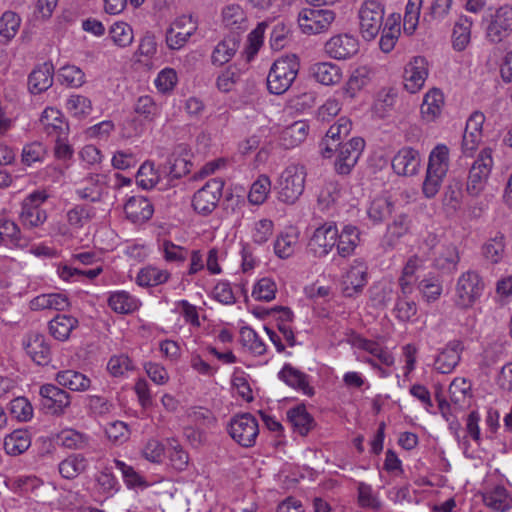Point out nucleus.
Returning <instances> with one entry per match:
<instances>
[{"instance_id": "48", "label": "nucleus", "mask_w": 512, "mask_h": 512, "mask_svg": "<svg viewBox=\"0 0 512 512\" xmlns=\"http://www.w3.org/2000/svg\"><path fill=\"white\" fill-rule=\"evenodd\" d=\"M31 445V436L27 430L17 429L4 438V449L9 455H20Z\"/></svg>"}, {"instance_id": "11", "label": "nucleus", "mask_w": 512, "mask_h": 512, "mask_svg": "<svg viewBox=\"0 0 512 512\" xmlns=\"http://www.w3.org/2000/svg\"><path fill=\"white\" fill-rule=\"evenodd\" d=\"M368 282V267L360 259H354L341 277V289L345 297L360 295Z\"/></svg>"}, {"instance_id": "2", "label": "nucleus", "mask_w": 512, "mask_h": 512, "mask_svg": "<svg viewBox=\"0 0 512 512\" xmlns=\"http://www.w3.org/2000/svg\"><path fill=\"white\" fill-rule=\"evenodd\" d=\"M450 167V150L445 144H437L430 152L422 192L433 198L439 192Z\"/></svg>"}, {"instance_id": "45", "label": "nucleus", "mask_w": 512, "mask_h": 512, "mask_svg": "<svg viewBox=\"0 0 512 512\" xmlns=\"http://www.w3.org/2000/svg\"><path fill=\"white\" fill-rule=\"evenodd\" d=\"M400 33L399 16L390 15L383 24L379 41L381 51L384 53L391 52L399 39Z\"/></svg>"}, {"instance_id": "50", "label": "nucleus", "mask_w": 512, "mask_h": 512, "mask_svg": "<svg viewBox=\"0 0 512 512\" xmlns=\"http://www.w3.org/2000/svg\"><path fill=\"white\" fill-rule=\"evenodd\" d=\"M170 277L167 270L148 265L139 270L136 283L142 287H153L165 283Z\"/></svg>"}, {"instance_id": "3", "label": "nucleus", "mask_w": 512, "mask_h": 512, "mask_svg": "<svg viewBox=\"0 0 512 512\" xmlns=\"http://www.w3.org/2000/svg\"><path fill=\"white\" fill-rule=\"evenodd\" d=\"M299 59L295 54L282 56L275 60L267 76V87L270 93H285L295 81L299 72Z\"/></svg>"}, {"instance_id": "22", "label": "nucleus", "mask_w": 512, "mask_h": 512, "mask_svg": "<svg viewBox=\"0 0 512 512\" xmlns=\"http://www.w3.org/2000/svg\"><path fill=\"white\" fill-rule=\"evenodd\" d=\"M497 479L500 476H496ZM503 480L489 487L487 486L483 494L484 504L494 512H506L512 508V493L502 483Z\"/></svg>"}, {"instance_id": "20", "label": "nucleus", "mask_w": 512, "mask_h": 512, "mask_svg": "<svg viewBox=\"0 0 512 512\" xmlns=\"http://www.w3.org/2000/svg\"><path fill=\"white\" fill-rule=\"evenodd\" d=\"M40 126L49 138L68 137L69 126L60 110L47 107L41 115Z\"/></svg>"}, {"instance_id": "42", "label": "nucleus", "mask_w": 512, "mask_h": 512, "mask_svg": "<svg viewBox=\"0 0 512 512\" xmlns=\"http://www.w3.org/2000/svg\"><path fill=\"white\" fill-rule=\"evenodd\" d=\"M222 23L232 32H243L248 27L246 13L240 5H227L222 11Z\"/></svg>"}, {"instance_id": "19", "label": "nucleus", "mask_w": 512, "mask_h": 512, "mask_svg": "<svg viewBox=\"0 0 512 512\" xmlns=\"http://www.w3.org/2000/svg\"><path fill=\"white\" fill-rule=\"evenodd\" d=\"M512 32V8L502 6L496 10L487 27V37L491 42L499 43Z\"/></svg>"}, {"instance_id": "46", "label": "nucleus", "mask_w": 512, "mask_h": 512, "mask_svg": "<svg viewBox=\"0 0 512 512\" xmlns=\"http://www.w3.org/2000/svg\"><path fill=\"white\" fill-rule=\"evenodd\" d=\"M57 383L72 391H86L90 388L91 380L81 372L75 370H63L56 374Z\"/></svg>"}, {"instance_id": "21", "label": "nucleus", "mask_w": 512, "mask_h": 512, "mask_svg": "<svg viewBox=\"0 0 512 512\" xmlns=\"http://www.w3.org/2000/svg\"><path fill=\"white\" fill-rule=\"evenodd\" d=\"M26 354L38 365H46L50 361V346L43 334L30 332L23 338Z\"/></svg>"}, {"instance_id": "37", "label": "nucleus", "mask_w": 512, "mask_h": 512, "mask_svg": "<svg viewBox=\"0 0 512 512\" xmlns=\"http://www.w3.org/2000/svg\"><path fill=\"white\" fill-rule=\"evenodd\" d=\"M371 80V69L366 66L356 67L349 75L342 91L344 96L348 98H355L358 93L368 85Z\"/></svg>"}, {"instance_id": "51", "label": "nucleus", "mask_w": 512, "mask_h": 512, "mask_svg": "<svg viewBox=\"0 0 512 512\" xmlns=\"http://www.w3.org/2000/svg\"><path fill=\"white\" fill-rule=\"evenodd\" d=\"M57 444L69 449H86L90 446V437L74 429H64L56 436Z\"/></svg>"}, {"instance_id": "49", "label": "nucleus", "mask_w": 512, "mask_h": 512, "mask_svg": "<svg viewBox=\"0 0 512 512\" xmlns=\"http://www.w3.org/2000/svg\"><path fill=\"white\" fill-rule=\"evenodd\" d=\"M287 419L300 435L304 436L312 429L314 420L304 405H298L287 411Z\"/></svg>"}, {"instance_id": "43", "label": "nucleus", "mask_w": 512, "mask_h": 512, "mask_svg": "<svg viewBox=\"0 0 512 512\" xmlns=\"http://www.w3.org/2000/svg\"><path fill=\"white\" fill-rule=\"evenodd\" d=\"M78 326V320L70 315L58 314L48 325L50 335L58 341H66Z\"/></svg>"}, {"instance_id": "16", "label": "nucleus", "mask_w": 512, "mask_h": 512, "mask_svg": "<svg viewBox=\"0 0 512 512\" xmlns=\"http://www.w3.org/2000/svg\"><path fill=\"white\" fill-rule=\"evenodd\" d=\"M109 182L108 174H90L84 179L82 185L76 189L75 193L82 200L97 202L108 194Z\"/></svg>"}, {"instance_id": "44", "label": "nucleus", "mask_w": 512, "mask_h": 512, "mask_svg": "<svg viewBox=\"0 0 512 512\" xmlns=\"http://www.w3.org/2000/svg\"><path fill=\"white\" fill-rule=\"evenodd\" d=\"M460 257L456 246L452 244L440 245L433 260L435 268L443 272H453L456 270Z\"/></svg>"}, {"instance_id": "15", "label": "nucleus", "mask_w": 512, "mask_h": 512, "mask_svg": "<svg viewBox=\"0 0 512 512\" xmlns=\"http://www.w3.org/2000/svg\"><path fill=\"white\" fill-rule=\"evenodd\" d=\"M223 182L216 178L208 180L194 193V211L202 214L211 213L222 195Z\"/></svg>"}, {"instance_id": "47", "label": "nucleus", "mask_w": 512, "mask_h": 512, "mask_svg": "<svg viewBox=\"0 0 512 512\" xmlns=\"http://www.w3.org/2000/svg\"><path fill=\"white\" fill-rule=\"evenodd\" d=\"M505 237L502 233L497 232L490 237L481 247L482 256L492 264H498L505 255Z\"/></svg>"}, {"instance_id": "41", "label": "nucleus", "mask_w": 512, "mask_h": 512, "mask_svg": "<svg viewBox=\"0 0 512 512\" xmlns=\"http://www.w3.org/2000/svg\"><path fill=\"white\" fill-rule=\"evenodd\" d=\"M299 233L295 228H288L282 231L274 241V253L281 259L291 257L298 245Z\"/></svg>"}, {"instance_id": "56", "label": "nucleus", "mask_w": 512, "mask_h": 512, "mask_svg": "<svg viewBox=\"0 0 512 512\" xmlns=\"http://www.w3.org/2000/svg\"><path fill=\"white\" fill-rule=\"evenodd\" d=\"M191 160L192 153L190 151L179 149L170 159L169 176L177 179L188 174L192 167Z\"/></svg>"}, {"instance_id": "38", "label": "nucleus", "mask_w": 512, "mask_h": 512, "mask_svg": "<svg viewBox=\"0 0 512 512\" xmlns=\"http://www.w3.org/2000/svg\"><path fill=\"white\" fill-rule=\"evenodd\" d=\"M422 268L423 260L417 255L409 257L406 261L399 279L401 292L404 296L410 295L414 291L418 280L417 272Z\"/></svg>"}, {"instance_id": "39", "label": "nucleus", "mask_w": 512, "mask_h": 512, "mask_svg": "<svg viewBox=\"0 0 512 512\" xmlns=\"http://www.w3.org/2000/svg\"><path fill=\"white\" fill-rule=\"evenodd\" d=\"M359 243L360 231L356 226L347 224L343 226L340 232L338 231L336 247L341 257L352 255Z\"/></svg>"}, {"instance_id": "33", "label": "nucleus", "mask_w": 512, "mask_h": 512, "mask_svg": "<svg viewBox=\"0 0 512 512\" xmlns=\"http://www.w3.org/2000/svg\"><path fill=\"white\" fill-rule=\"evenodd\" d=\"M310 73L318 83L325 86L337 85L343 78L339 65L333 62H318L311 66Z\"/></svg>"}, {"instance_id": "40", "label": "nucleus", "mask_w": 512, "mask_h": 512, "mask_svg": "<svg viewBox=\"0 0 512 512\" xmlns=\"http://www.w3.org/2000/svg\"><path fill=\"white\" fill-rule=\"evenodd\" d=\"M108 306L118 314H129L136 311L140 301L124 290H117L109 293Z\"/></svg>"}, {"instance_id": "17", "label": "nucleus", "mask_w": 512, "mask_h": 512, "mask_svg": "<svg viewBox=\"0 0 512 512\" xmlns=\"http://www.w3.org/2000/svg\"><path fill=\"white\" fill-rule=\"evenodd\" d=\"M358 50L359 41L357 37L347 33L334 35L325 44L326 53L337 60L351 58Z\"/></svg>"}, {"instance_id": "58", "label": "nucleus", "mask_w": 512, "mask_h": 512, "mask_svg": "<svg viewBox=\"0 0 512 512\" xmlns=\"http://www.w3.org/2000/svg\"><path fill=\"white\" fill-rule=\"evenodd\" d=\"M240 342L250 353L261 356L266 352V344L262 338L249 326H242L239 330Z\"/></svg>"}, {"instance_id": "18", "label": "nucleus", "mask_w": 512, "mask_h": 512, "mask_svg": "<svg viewBox=\"0 0 512 512\" xmlns=\"http://www.w3.org/2000/svg\"><path fill=\"white\" fill-rule=\"evenodd\" d=\"M41 404L47 412L53 415H62L70 405V395L53 384L40 387Z\"/></svg>"}, {"instance_id": "63", "label": "nucleus", "mask_w": 512, "mask_h": 512, "mask_svg": "<svg viewBox=\"0 0 512 512\" xmlns=\"http://www.w3.org/2000/svg\"><path fill=\"white\" fill-rule=\"evenodd\" d=\"M276 293L277 284L275 280L265 276L254 283L251 296L257 301L270 302L275 299Z\"/></svg>"}, {"instance_id": "8", "label": "nucleus", "mask_w": 512, "mask_h": 512, "mask_svg": "<svg viewBox=\"0 0 512 512\" xmlns=\"http://www.w3.org/2000/svg\"><path fill=\"white\" fill-rule=\"evenodd\" d=\"M494 165L491 148L480 151L472 164L466 182V192L471 197H478L484 191Z\"/></svg>"}, {"instance_id": "14", "label": "nucleus", "mask_w": 512, "mask_h": 512, "mask_svg": "<svg viewBox=\"0 0 512 512\" xmlns=\"http://www.w3.org/2000/svg\"><path fill=\"white\" fill-rule=\"evenodd\" d=\"M429 75V64L425 57L415 56L404 66L403 85L409 93L420 91Z\"/></svg>"}, {"instance_id": "4", "label": "nucleus", "mask_w": 512, "mask_h": 512, "mask_svg": "<svg viewBox=\"0 0 512 512\" xmlns=\"http://www.w3.org/2000/svg\"><path fill=\"white\" fill-rule=\"evenodd\" d=\"M306 170L299 164L287 166L280 174L276 191L280 202L294 204L305 189Z\"/></svg>"}, {"instance_id": "35", "label": "nucleus", "mask_w": 512, "mask_h": 512, "mask_svg": "<svg viewBox=\"0 0 512 512\" xmlns=\"http://www.w3.org/2000/svg\"><path fill=\"white\" fill-rule=\"evenodd\" d=\"M54 68L51 63H43L29 75L28 89L32 94H40L53 84Z\"/></svg>"}, {"instance_id": "57", "label": "nucleus", "mask_w": 512, "mask_h": 512, "mask_svg": "<svg viewBox=\"0 0 512 512\" xmlns=\"http://www.w3.org/2000/svg\"><path fill=\"white\" fill-rule=\"evenodd\" d=\"M65 108L70 116L76 119L88 117L93 110L91 100L79 94L70 95L66 100Z\"/></svg>"}, {"instance_id": "1", "label": "nucleus", "mask_w": 512, "mask_h": 512, "mask_svg": "<svg viewBox=\"0 0 512 512\" xmlns=\"http://www.w3.org/2000/svg\"><path fill=\"white\" fill-rule=\"evenodd\" d=\"M97 209L89 204H76L66 210L63 221L51 224V235L71 240L96 218Z\"/></svg>"}, {"instance_id": "10", "label": "nucleus", "mask_w": 512, "mask_h": 512, "mask_svg": "<svg viewBox=\"0 0 512 512\" xmlns=\"http://www.w3.org/2000/svg\"><path fill=\"white\" fill-rule=\"evenodd\" d=\"M228 433L239 445L251 447L255 444L259 434L258 422L249 413L237 415L229 422Z\"/></svg>"}, {"instance_id": "54", "label": "nucleus", "mask_w": 512, "mask_h": 512, "mask_svg": "<svg viewBox=\"0 0 512 512\" xmlns=\"http://www.w3.org/2000/svg\"><path fill=\"white\" fill-rule=\"evenodd\" d=\"M239 48V39L233 35L219 42L213 50L212 61L214 64L223 65L230 61Z\"/></svg>"}, {"instance_id": "7", "label": "nucleus", "mask_w": 512, "mask_h": 512, "mask_svg": "<svg viewBox=\"0 0 512 512\" xmlns=\"http://www.w3.org/2000/svg\"><path fill=\"white\" fill-rule=\"evenodd\" d=\"M48 198L45 190H35L22 200L19 220L25 228H38L46 222L48 215L43 205Z\"/></svg>"}, {"instance_id": "32", "label": "nucleus", "mask_w": 512, "mask_h": 512, "mask_svg": "<svg viewBox=\"0 0 512 512\" xmlns=\"http://www.w3.org/2000/svg\"><path fill=\"white\" fill-rule=\"evenodd\" d=\"M126 217L133 223H143L149 220L154 212L153 206L143 196H133L124 205Z\"/></svg>"}, {"instance_id": "25", "label": "nucleus", "mask_w": 512, "mask_h": 512, "mask_svg": "<svg viewBox=\"0 0 512 512\" xmlns=\"http://www.w3.org/2000/svg\"><path fill=\"white\" fill-rule=\"evenodd\" d=\"M278 377L289 387L306 396L314 395V388L310 385V377L291 364H285L278 372Z\"/></svg>"}, {"instance_id": "24", "label": "nucleus", "mask_w": 512, "mask_h": 512, "mask_svg": "<svg viewBox=\"0 0 512 512\" xmlns=\"http://www.w3.org/2000/svg\"><path fill=\"white\" fill-rule=\"evenodd\" d=\"M421 157L417 150L405 147L400 149L392 159V168L398 175L413 176L418 173Z\"/></svg>"}, {"instance_id": "53", "label": "nucleus", "mask_w": 512, "mask_h": 512, "mask_svg": "<svg viewBox=\"0 0 512 512\" xmlns=\"http://www.w3.org/2000/svg\"><path fill=\"white\" fill-rule=\"evenodd\" d=\"M293 313L287 307H280L276 310L275 321L277 331L289 346L295 345V335L292 328Z\"/></svg>"}, {"instance_id": "64", "label": "nucleus", "mask_w": 512, "mask_h": 512, "mask_svg": "<svg viewBox=\"0 0 512 512\" xmlns=\"http://www.w3.org/2000/svg\"><path fill=\"white\" fill-rule=\"evenodd\" d=\"M249 233L255 244L263 245L272 237L274 233V223L268 218L255 220L249 227Z\"/></svg>"}, {"instance_id": "23", "label": "nucleus", "mask_w": 512, "mask_h": 512, "mask_svg": "<svg viewBox=\"0 0 512 512\" xmlns=\"http://www.w3.org/2000/svg\"><path fill=\"white\" fill-rule=\"evenodd\" d=\"M192 35V15L181 16L166 32V43L170 49H181Z\"/></svg>"}, {"instance_id": "26", "label": "nucleus", "mask_w": 512, "mask_h": 512, "mask_svg": "<svg viewBox=\"0 0 512 512\" xmlns=\"http://www.w3.org/2000/svg\"><path fill=\"white\" fill-rule=\"evenodd\" d=\"M473 19L467 15H460L453 24L451 32V46L456 52L468 48L472 38Z\"/></svg>"}, {"instance_id": "9", "label": "nucleus", "mask_w": 512, "mask_h": 512, "mask_svg": "<svg viewBox=\"0 0 512 512\" xmlns=\"http://www.w3.org/2000/svg\"><path fill=\"white\" fill-rule=\"evenodd\" d=\"M335 13L319 7L302 8L297 17L300 31L306 35H317L329 30L335 21Z\"/></svg>"}, {"instance_id": "34", "label": "nucleus", "mask_w": 512, "mask_h": 512, "mask_svg": "<svg viewBox=\"0 0 512 512\" xmlns=\"http://www.w3.org/2000/svg\"><path fill=\"white\" fill-rule=\"evenodd\" d=\"M70 306L69 298L64 293H44L37 295L29 302V307L33 311L57 310L64 311Z\"/></svg>"}, {"instance_id": "6", "label": "nucleus", "mask_w": 512, "mask_h": 512, "mask_svg": "<svg viewBox=\"0 0 512 512\" xmlns=\"http://www.w3.org/2000/svg\"><path fill=\"white\" fill-rule=\"evenodd\" d=\"M385 8L379 0H364L358 9L359 31L366 41L374 40L384 21Z\"/></svg>"}, {"instance_id": "61", "label": "nucleus", "mask_w": 512, "mask_h": 512, "mask_svg": "<svg viewBox=\"0 0 512 512\" xmlns=\"http://www.w3.org/2000/svg\"><path fill=\"white\" fill-rule=\"evenodd\" d=\"M109 38L119 48H126L134 40L132 27L123 21H117L109 28Z\"/></svg>"}, {"instance_id": "29", "label": "nucleus", "mask_w": 512, "mask_h": 512, "mask_svg": "<svg viewBox=\"0 0 512 512\" xmlns=\"http://www.w3.org/2000/svg\"><path fill=\"white\" fill-rule=\"evenodd\" d=\"M353 346L360 351L370 354L385 366H392L395 362L392 352L377 341L357 336L353 339Z\"/></svg>"}, {"instance_id": "30", "label": "nucleus", "mask_w": 512, "mask_h": 512, "mask_svg": "<svg viewBox=\"0 0 512 512\" xmlns=\"http://www.w3.org/2000/svg\"><path fill=\"white\" fill-rule=\"evenodd\" d=\"M444 107V95L437 88L430 89L423 97L420 107L421 118L425 122H434L442 114Z\"/></svg>"}, {"instance_id": "59", "label": "nucleus", "mask_w": 512, "mask_h": 512, "mask_svg": "<svg viewBox=\"0 0 512 512\" xmlns=\"http://www.w3.org/2000/svg\"><path fill=\"white\" fill-rule=\"evenodd\" d=\"M87 459L81 454H72L59 464V473L66 479H73L86 470Z\"/></svg>"}, {"instance_id": "36", "label": "nucleus", "mask_w": 512, "mask_h": 512, "mask_svg": "<svg viewBox=\"0 0 512 512\" xmlns=\"http://www.w3.org/2000/svg\"><path fill=\"white\" fill-rule=\"evenodd\" d=\"M394 203L388 192L377 194L371 198L367 207V216L374 224L383 222L391 215Z\"/></svg>"}, {"instance_id": "55", "label": "nucleus", "mask_w": 512, "mask_h": 512, "mask_svg": "<svg viewBox=\"0 0 512 512\" xmlns=\"http://www.w3.org/2000/svg\"><path fill=\"white\" fill-rule=\"evenodd\" d=\"M21 18L13 11H6L0 17V43H9L18 33Z\"/></svg>"}, {"instance_id": "31", "label": "nucleus", "mask_w": 512, "mask_h": 512, "mask_svg": "<svg viewBox=\"0 0 512 512\" xmlns=\"http://www.w3.org/2000/svg\"><path fill=\"white\" fill-rule=\"evenodd\" d=\"M352 128L351 121L346 117H340L327 131L322 148V155L330 158L338 141L346 137Z\"/></svg>"}, {"instance_id": "60", "label": "nucleus", "mask_w": 512, "mask_h": 512, "mask_svg": "<svg viewBox=\"0 0 512 512\" xmlns=\"http://www.w3.org/2000/svg\"><path fill=\"white\" fill-rule=\"evenodd\" d=\"M343 199V189L337 182H327L320 190L318 204L323 210H328Z\"/></svg>"}, {"instance_id": "28", "label": "nucleus", "mask_w": 512, "mask_h": 512, "mask_svg": "<svg viewBox=\"0 0 512 512\" xmlns=\"http://www.w3.org/2000/svg\"><path fill=\"white\" fill-rule=\"evenodd\" d=\"M462 345L458 341L449 342L436 356L434 368L442 374L451 373L461 359Z\"/></svg>"}, {"instance_id": "52", "label": "nucleus", "mask_w": 512, "mask_h": 512, "mask_svg": "<svg viewBox=\"0 0 512 512\" xmlns=\"http://www.w3.org/2000/svg\"><path fill=\"white\" fill-rule=\"evenodd\" d=\"M114 465L115 468L121 472L123 481L127 488L133 490H144L149 486L147 480L124 461L115 460Z\"/></svg>"}, {"instance_id": "5", "label": "nucleus", "mask_w": 512, "mask_h": 512, "mask_svg": "<svg viewBox=\"0 0 512 512\" xmlns=\"http://www.w3.org/2000/svg\"><path fill=\"white\" fill-rule=\"evenodd\" d=\"M484 290L485 282L478 272H463L455 284L454 303L461 309L471 308L480 300Z\"/></svg>"}, {"instance_id": "12", "label": "nucleus", "mask_w": 512, "mask_h": 512, "mask_svg": "<svg viewBox=\"0 0 512 512\" xmlns=\"http://www.w3.org/2000/svg\"><path fill=\"white\" fill-rule=\"evenodd\" d=\"M338 227L335 222H325L314 229L310 236L308 247L315 256L328 255L336 246Z\"/></svg>"}, {"instance_id": "13", "label": "nucleus", "mask_w": 512, "mask_h": 512, "mask_svg": "<svg viewBox=\"0 0 512 512\" xmlns=\"http://www.w3.org/2000/svg\"><path fill=\"white\" fill-rule=\"evenodd\" d=\"M365 143L360 137H354L346 143L338 144L336 150L335 169L339 174L346 175L356 165Z\"/></svg>"}, {"instance_id": "62", "label": "nucleus", "mask_w": 512, "mask_h": 512, "mask_svg": "<svg viewBox=\"0 0 512 512\" xmlns=\"http://www.w3.org/2000/svg\"><path fill=\"white\" fill-rule=\"evenodd\" d=\"M462 183L459 179H451L445 188L442 203L451 212L457 211L462 204Z\"/></svg>"}, {"instance_id": "27", "label": "nucleus", "mask_w": 512, "mask_h": 512, "mask_svg": "<svg viewBox=\"0 0 512 512\" xmlns=\"http://www.w3.org/2000/svg\"><path fill=\"white\" fill-rule=\"evenodd\" d=\"M309 133V124L298 120L284 127L278 135V144L284 149H292L303 143Z\"/></svg>"}]
</instances>
